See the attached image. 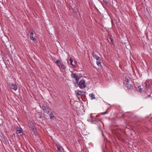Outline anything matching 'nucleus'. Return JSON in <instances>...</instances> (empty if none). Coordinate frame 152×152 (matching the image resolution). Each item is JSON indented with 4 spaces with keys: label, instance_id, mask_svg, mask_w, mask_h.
Instances as JSON below:
<instances>
[{
    "label": "nucleus",
    "instance_id": "25",
    "mask_svg": "<svg viewBox=\"0 0 152 152\" xmlns=\"http://www.w3.org/2000/svg\"><path fill=\"white\" fill-rule=\"evenodd\" d=\"M107 110H108V109H107V110H106V111L105 112H104L103 113V114H107V113H108V112H107Z\"/></svg>",
    "mask_w": 152,
    "mask_h": 152
},
{
    "label": "nucleus",
    "instance_id": "24",
    "mask_svg": "<svg viewBox=\"0 0 152 152\" xmlns=\"http://www.w3.org/2000/svg\"><path fill=\"white\" fill-rule=\"evenodd\" d=\"M104 3L105 4H107V1L106 0H103Z\"/></svg>",
    "mask_w": 152,
    "mask_h": 152
},
{
    "label": "nucleus",
    "instance_id": "21",
    "mask_svg": "<svg viewBox=\"0 0 152 152\" xmlns=\"http://www.w3.org/2000/svg\"><path fill=\"white\" fill-rule=\"evenodd\" d=\"M82 92L81 91H78L76 94L77 95L80 96L82 94Z\"/></svg>",
    "mask_w": 152,
    "mask_h": 152
},
{
    "label": "nucleus",
    "instance_id": "7",
    "mask_svg": "<svg viewBox=\"0 0 152 152\" xmlns=\"http://www.w3.org/2000/svg\"><path fill=\"white\" fill-rule=\"evenodd\" d=\"M146 87V90L148 91H149L150 90V85L149 83L147 80L144 83Z\"/></svg>",
    "mask_w": 152,
    "mask_h": 152
},
{
    "label": "nucleus",
    "instance_id": "20",
    "mask_svg": "<svg viewBox=\"0 0 152 152\" xmlns=\"http://www.w3.org/2000/svg\"><path fill=\"white\" fill-rule=\"evenodd\" d=\"M138 91L139 92H141L142 90V88H141V87L140 86H138Z\"/></svg>",
    "mask_w": 152,
    "mask_h": 152
},
{
    "label": "nucleus",
    "instance_id": "30",
    "mask_svg": "<svg viewBox=\"0 0 152 152\" xmlns=\"http://www.w3.org/2000/svg\"><path fill=\"white\" fill-rule=\"evenodd\" d=\"M145 0H144V1H145Z\"/></svg>",
    "mask_w": 152,
    "mask_h": 152
},
{
    "label": "nucleus",
    "instance_id": "3",
    "mask_svg": "<svg viewBox=\"0 0 152 152\" xmlns=\"http://www.w3.org/2000/svg\"><path fill=\"white\" fill-rule=\"evenodd\" d=\"M42 110L44 111V112L47 114H48L50 112V109L49 107L44 105L42 107Z\"/></svg>",
    "mask_w": 152,
    "mask_h": 152
},
{
    "label": "nucleus",
    "instance_id": "9",
    "mask_svg": "<svg viewBox=\"0 0 152 152\" xmlns=\"http://www.w3.org/2000/svg\"><path fill=\"white\" fill-rule=\"evenodd\" d=\"M34 32H31L30 34V38L31 40L33 41H35L36 39L35 37H34Z\"/></svg>",
    "mask_w": 152,
    "mask_h": 152
},
{
    "label": "nucleus",
    "instance_id": "23",
    "mask_svg": "<svg viewBox=\"0 0 152 152\" xmlns=\"http://www.w3.org/2000/svg\"><path fill=\"white\" fill-rule=\"evenodd\" d=\"M97 65L99 66H101V62H96Z\"/></svg>",
    "mask_w": 152,
    "mask_h": 152
},
{
    "label": "nucleus",
    "instance_id": "11",
    "mask_svg": "<svg viewBox=\"0 0 152 152\" xmlns=\"http://www.w3.org/2000/svg\"><path fill=\"white\" fill-rule=\"evenodd\" d=\"M55 63L56 64H57V65L58 66V67L59 66H60L61 64L62 63H61L60 61L59 60H57L55 62Z\"/></svg>",
    "mask_w": 152,
    "mask_h": 152
},
{
    "label": "nucleus",
    "instance_id": "28",
    "mask_svg": "<svg viewBox=\"0 0 152 152\" xmlns=\"http://www.w3.org/2000/svg\"><path fill=\"white\" fill-rule=\"evenodd\" d=\"M150 96V95H149L148 96V97H149Z\"/></svg>",
    "mask_w": 152,
    "mask_h": 152
},
{
    "label": "nucleus",
    "instance_id": "8",
    "mask_svg": "<svg viewBox=\"0 0 152 152\" xmlns=\"http://www.w3.org/2000/svg\"><path fill=\"white\" fill-rule=\"evenodd\" d=\"M35 117L37 118H42V113L40 112H37L35 114Z\"/></svg>",
    "mask_w": 152,
    "mask_h": 152
},
{
    "label": "nucleus",
    "instance_id": "1",
    "mask_svg": "<svg viewBox=\"0 0 152 152\" xmlns=\"http://www.w3.org/2000/svg\"><path fill=\"white\" fill-rule=\"evenodd\" d=\"M126 86L128 90L132 89L133 88V86L131 84H129V80L128 79H126Z\"/></svg>",
    "mask_w": 152,
    "mask_h": 152
},
{
    "label": "nucleus",
    "instance_id": "29",
    "mask_svg": "<svg viewBox=\"0 0 152 152\" xmlns=\"http://www.w3.org/2000/svg\"><path fill=\"white\" fill-rule=\"evenodd\" d=\"M98 121L99 122H100V121L99 120H98Z\"/></svg>",
    "mask_w": 152,
    "mask_h": 152
},
{
    "label": "nucleus",
    "instance_id": "19",
    "mask_svg": "<svg viewBox=\"0 0 152 152\" xmlns=\"http://www.w3.org/2000/svg\"><path fill=\"white\" fill-rule=\"evenodd\" d=\"M79 81H76V83H74V86L75 87H78V83Z\"/></svg>",
    "mask_w": 152,
    "mask_h": 152
},
{
    "label": "nucleus",
    "instance_id": "13",
    "mask_svg": "<svg viewBox=\"0 0 152 152\" xmlns=\"http://www.w3.org/2000/svg\"><path fill=\"white\" fill-rule=\"evenodd\" d=\"M49 116L50 119L54 120L55 118V116L52 112H51V113L50 114Z\"/></svg>",
    "mask_w": 152,
    "mask_h": 152
},
{
    "label": "nucleus",
    "instance_id": "5",
    "mask_svg": "<svg viewBox=\"0 0 152 152\" xmlns=\"http://www.w3.org/2000/svg\"><path fill=\"white\" fill-rule=\"evenodd\" d=\"M55 146L57 148L58 151L59 152H62V151H64L63 147L61 146L59 144L56 143L55 145Z\"/></svg>",
    "mask_w": 152,
    "mask_h": 152
},
{
    "label": "nucleus",
    "instance_id": "14",
    "mask_svg": "<svg viewBox=\"0 0 152 152\" xmlns=\"http://www.w3.org/2000/svg\"><path fill=\"white\" fill-rule=\"evenodd\" d=\"M89 96L91 97V99H95L94 95L93 94H89Z\"/></svg>",
    "mask_w": 152,
    "mask_h": 152
},
{
    "label": "nucleus",
    "instance_id": "16",
    "mask_svg": "<svg viewBox=\"0 0 152 152\" xmlns=\"http://www.w3.org/2000/svg\"><path fill=\"white\" fill-rule=\"evenodd\" d=\"M90 115V119L88 120V121H90V122H93V117L92 116V114H91Z\"/></svg>",
    "mask_w": 152,
    "mask_h": 152
},
{
    "label": "nucleus",
    "instance_id": "2",
    "mask_svg": "<svg viewBox=\"0 0 152 152\" xmlns=\"http://www.w3.org/2000/svg\"><path fill=\"white\" fill-rule=\"evenodd\" d=\"M78 85L79 87L81 88H83L86 87V85L85 84V81L82 80H80L79 83Z\"/></svg>",
    "mask_w": 152,
    "mask_h": 152
},
{
    "label": "nucleus",
    "instance_id": "27",
    "mask_svg": "<svg viewBox=\"0 0 152 152\" xmlns=\"http://www.w3.org/2000/svg\"><path fill=\"white\" fill-rule=\"evenodd\" d=\"M110 39L111 41L112 42H113L112 41H113V39H112V38H110Z\"/></svg>",
    "mask_w": 152,
    "mask_h": 152
},
{
    "label": "nucleus",
    "instance_id": "12",
    "mask_svg": "<svg viewBox=\"0 0 152 152\" xmlns=\"http://www.w3.org/2000/svg\"><path fill=\"white\" fill-rule=\"evenodd\" d=\"M92 55L94 58L95 59H97L98 58V57H99L95 53H92Z\"/></svg>",
    "mask_w": 152,
    "mask_h": 152
},
{
    "label": "nucleus",
    "instance_id": "22",
    "mask_svg": "<svg viewBox=\"0 0 152 152\" xmlns=\"http://www.w3.org/2000/svg\"><path fill=\"white\" fill-rule=\"evenodd\" d=\"M98 58L96 60V62H101V58L100 57H98Z\"/></svg>",
    "mask_w": 152,
    "mask_h": 152
},
{
    "label": "nucleus",
    "instance_id": "6",
    "mask_svg": "<svg viewBox=\"0 0 152 152\" xmlns=\"http://www.w3.org/2000/svg\"><path fill=\"white\" fill-rule=\"evenodd\" d=\"M71 76L72 77L75 78L76 81H79L80 78L77 75L76 73H72L71 74Z\"/></svg>",
    "mask_w": 152,
    "mask_h": 152
},
{
    "label": "nucleus",
    "instance_id": "17",
    "mask_svg": "<svg viewBox=\"0 0 152 152\" xmlns=\"http://www.w3.org/2000/svg\"><path fill=\"white\" fill-rule=\"evenodd\" d=\"M23 129L21 128L20 127V134L21 135H23V133L22 132Z\"/></svg>",
    "mask_w": 152,
    "mask_h": 152
},
{
    "label": "nucleus",
    "instance_id": "15",
    "mask_svg": "<svg viewBox=\"0 0 152 152\" xmlns=\"http://www.w3.org/2000/svg\"><path fill=\"white\" fill-rule=\"evenodd\" d=\"M59 67L61 69H65V66L62 63L60 66Z\"/></svg>",
    "mask_w": 152,
    "mask_h": 152
},
{
    "label": "nucleus",
    "instance_id": "4",
    "mask_svg": "<svg viewBox=\"0 0 152 152\" xmlns=\"http://www.w3.org/2000/svg\"><path fill=\"white\" fill-rule=\"evenodd\" d=\"M10 88L15 91H16L18 89L17 86L15 83H12L9 85Z\"/></svg>",
    "mask_w": 152,
    "mask_h": 152
},
{
    "label": "nucleus",
    "instance_id": "18",
    "mask_svg": "<svg viewBox=\"0 0 152 152\" xmlns=\"http://www.w3.org/2000/svg\"><path fill=\"white\" fill-rule=\"evenodd\" d=\"M31 128L32 131L34 132V133L36 131L35 128L34 126H32Z\"/></svg>",
    "mask_w": 152,
    "mask_h": 152
},
{
    "label": "nucleus",
    "instance_id": "10",
    "mask_svg": "<svg viewBox=\"0 0 152 152\" xmlns=\"http://www.w3.org/2000/svg\"><path fill=\"white\" fill-rule=\"evenodd\" d=\"M69 61H70V64L72 66L73 68L75 67V66L74 65V64H73L72 62L73 61V60L72 58H70L69 59Z\"/></svg>",
    "mask_w": 152,
    "mask_h": 152
},
{
    "label": "nucleus",
    "instance_id": "26",
    "mask_svg": "<svg viewBox=\"0 0 152 152\" xmlns=\"http://www.w3.org/2000/svg\"><path fill=\"white\" fill-rule=\"evenodd\" d=\"M16 133L17 134H18L19 133V129H17V132H16Z\"/></svg>",
    "mask_w": 152,
    "mask_h": 152
}]
</instances>
